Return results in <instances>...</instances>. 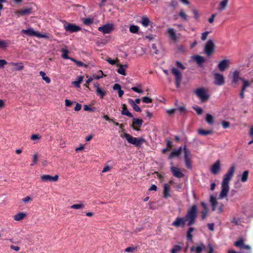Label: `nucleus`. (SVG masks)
<instances>
[{
  "mask_svg": "<svg viewBox=\"0 0 253 253\" xmlns=\"http://www.w3.org/2000/svg\"><path fill=\"white\" fill-rule=\"evenodd\" d=\"M197 215V207L196 205H193L188 210L184 218L177 217L172 223L173 226L178 227H184L187 222V225L190 226L194 224Z\"/></svg>",
  "mask_w": 253,
  "mask_h": 253,
  "instance_id": "nucleus-1",
  "label": "nucleus"
},
{
  "mask_svg": "<svg viewBox=\"0 0 253 253\" xmlns=\"http://www.w3.org/2000/svg\"><path fill=\"white\" fill-rule=\"evenodd\" d=\"M235 170V165L233 164L224 175L221 183V190L219 194L220 199H223L227 197V194L229 191V182L234 175Z\"/></svg>",
  "mask_w": 253,
  "mask_h": 253,
  "instance_id": "nucleus-2",
  "label": "nucleus"
},
{
  "mask_svg": "<svg viewBox=\"0 0 253 253\" xmlns=\"http://www.w3.org/2000/svg\"><path fill=\"white\" fill-rule=\"evenodd\" d=\"M122 137H124L128 143L133 144L137 147H140L142 144L145 142V139L142 137H133L131 135L127 133H124L121 135Z\"/></svg>",
  "mask_w": 253,
  "mask_h": 253,
  "instance_id": "nucleus-3",
  "label": "nucleus"
},
{
  "mask_svg": "<svg viewBox=\"0 0 253 253\" xmlns=\"http://www.w3.org/2000/svg\"><path fill=\"white\" fill-rule=\"evenodd\" d=\"M194 93L200 99L202 102L208 100L210 95L208 94V89L204 87H199L194 90Z\"/></svg>",
  "mask_w": 253,
  "mask_h": 253,
  "instance_id": "nucleus-4",
  "label": "nucleus"
},
{
  "mask_svg": "<svg viewBox=\"0 0 253 253\" xmlns=\"http://www.w3.org/2000/svg\"><path fill=\"white\" fill-rule=\"evenodd\" d=\"M214 48L215 44L213 40L209 39L205 44L204 51L207 55L210 56L213 53Z\"/></svg>",
  "mask_w": 253,
  "mask_h": 253,
  "instance_id": "nucleus-5",
  "label": "nucleus"
},
{
  "mask_svg": "<svg viewBox=\"0 0 253 253\" xmlns=\"http://www.w3.org/2000/svg\"><path fill=\"white\" fill-rule=\"evenodd\" d=\"M171 71L172 74L175 76L176 86L177 88H179L182 78L181 73L175 68H172Z\"/></svg>",
  "mask_w": 253,
  "mask_h": 253,
  "instance_id": "nucleus-6",
  "label": "nucleus"
},
{
  "mask_svg": "<svg viewBox=\"0 0 253 253\" xmlns=\"http://www.w3.org/2000/svg\"><path fill=\"white\" fill-rule=\"evenodd\" d=\"M42 182H56L59 179V176L57 174L52 176L49 174H43L41 176Z\"/></svg>",
  "mask_w": 253,
  "mask_h": 253,
  "instance_id": "nucleus-7",
  "label": "nucleus"
},
{
  "mask_svg": "<svg viewBox=\"0 0 253 253\" xmlns=\"http://www.w3.org/2000/svg\"><path fill=\"white\" fill-rule=\"evenodd\" d=\"M114 25L113 24L108 23L101 27H99L98 29V31L103 34H109L113 30Z\"/></svg>",
  "mask_w": 253,
  "mask_h": 253,
  "instance_id": "nucleus-8",
  "label": "nucleus"
},
{
  "mask_svg": "<svg viewBox=\"0 0 253 253\" xmlns=\"http://www.w3.org/2000/svg\"><path fill=\"white\" fill-rule=\"evenodd\" d=\"M22 32L29 36H35L39 38H47L48 36L46 34H41L34 31L33 29H30L28 30H23Z\"/></svg>",
  "mask_w": 253,
  "mask_h": 253,
  "instance_id": "nucleus-9",
  "label": "nucleus"
},
{
  "mask_svg": "<svg viewBox=\"0 0 253 253\" xmlns=\"http://www.w3.org/2000/svg\"><path fill=\"white\" fill-rule=\"evenodd\" d=\"M214 84L217 85H221L225 83L223 76L219 73L214 74Z\"/></svg>",
  "mask_w": 253,
  "mask_h": 253,
  "instance_id": "nucleus-10",
  "label": "nucleus"
},
{
  "mask_svg": "<svg viewBox=\"0 0 253 253\" xmlns=\"http://www.w3.org/2000/svg\"><path fill=\"white\" fill-rule=\"evenodd\" d=\"M143 123V121L140 119L134 118L133 117L132 124L131 126V127L136 131L140 130V129L138 127H140Z\"/></svg>",
  "mask_w": 253,
  "mask_h": 253,
  "instance_id": "nucleus-11",
  "label": "nucleus"
},
{
  "mask_svg": "<svg viewBox=\"0 0 253 253\" xmlns=\"http://www.w3.org/2000/svg\"><path fill=\"white\" fill-rule=\"evenodd\" d=\"M65 29L66 31H68L70 33L76 32L81 29L80 27L73 24H68L65 26Z\"/></svg>",
  "mask_w": 253,
  "mask_h": 253,
  "instance_id": "nucleus-12",
  "label": "nucleus"
},
{
  "mask_svg": "<svg viewBox=\"0 0 253 253\" xmlns=\"http://www.w3.org/2000/svg\"><path fill=\"white\" fill-rule=\"evenodd\" d=\"M220 169V162L219 160H217L216 162L211 167V172L213 174H216Z\"/></svg>",
  "mask_w": 253,
  "mask_h": 253,
  "instance_id": "nucleus-13",
  "label": "nucleus"
},
{
  "mask_svg": "<svg viewBox=\"0 0 253 253\" xmlns=\"http://www.w3.org/2000/svg\"><path fill=\"white\" fill-rule=\"evenodd\" d=\"M170 169L174 176L178 178L184 176V174L180 171L179 169L174 167H171Z\"/></svg>",
  "mask_w": 253,
  "mask_h": 253,
  "instance_id": "nucleus-14",
  "label": "nucleus"
},
{
  "mask_svg": "<svg viewBox=\"0 0 253 253\" xmlns=\"http://www.w3.org/2000/svg\"><path fill=\"white\" fill-rule=\"evenodd\" d=\"M228 66V60L226 59L222 60L220 61L217 66L218 69L221 72L224 71Z\"/></svg>",
  "mask_w": 253,
  "mask_h": 253,
  "instance_id": "nucleus-15",
  "label": "nucleus"
},
{
  "mask_svg": "<svg viewBox=\"0 0 253 253\" xmlns=\"http://www.w3.org/2000/svg\"><path fill=\"white\" fill-rule=\"evenodd\" d=\"M27 214L26 212H18L13 216V219L15 221H20L26 217Z\"/></svg>",
  "mask_w": 253,
  "mask_h": 253,
  "instance_id": "nucleus-16",
  "label": "nucleus"
},
{
  "mask_svg": "<svg viewBox=\"0 0 253 253\" xmlns=\"http://www.w3.org/2000/svg\"><path fill=\"white\" fill-rule=\"evenodd\" d=\"M242 79L240 76V73L238 71H235L233 73L232 83L237 84L239 80Z\"/></svg>",
  "mask_w": 253,
  "mask_h": 253,
  "instance_id": "nucleus-17",
  "label": "nucleus"
},
{
  "mask_svg": "<svg viewBox=\"0 0 253 253\" xmlns=\"http://www.w3.org/2000/svg\"><path fill=\"white\" fill-rule=\"evenodd\" d=\"M168 33L169 34V38L173 41H176L177 40V36L175 31L172 28H169L168 30Z\"/></svg>",
  "mask_w": 253,
  "mask_h": 253,
  "instance_id": "nucleus-18",
  "label": "nucleus"
},
{
  "mask_svg": "<svg viewBox=\"0 0 253 253\" xmlns=\"http://www.w3.org/2000/svg\"><path fill=\"white\" fill-rule=\"evenodd\" d=\"M182 150V149L181 147H180L177 150L175 149V150H173L171 152V153H170V154L169 156V158L171 159L173 157H178L181 154Z\"/></svg>",
  "mask_w": 253,
  "mask_h": 253,
  "instance_id": "nucleus-19",
  "label": "nucleus"
},
{
  "mask_svg": "<svg viewBox=\"0 0 253 253\" xmlns=\"http://www.w3.org/2000/svg\"><path fill=\"white\" fill-rule=\"evenodd\" d=\"M170 185L168 184H165L164 187V197L166 198L171 196L170 194Z\"/></svg>",
  "mask_w": 253,
  "mask_h": 253,
  "instance_id": "nucleus-20",
  "label": "nucleus"
},
{
  "mask_svg": "<svg viewBox=\"0 0 253 253\" xmlns=\"http://www.w3.org/2000/svg\"><path fill=\"white\" fill-rule=\"evenodd\" d=\"M210 202L211 205V210L212 211L215 210L216 206L217 205V202L216 198H215L213 196H210Z\"/></svg>",
  "mask_w": 253,
  "mask_h": 253,
  "instance_id": "nucleus-21",
  "label": "nucleus"
},
{
  "mask_svg": "<svg viewBox=\"0 0 253 253\" xmlns=\"http://www.w3.org/2000/svg\"><path fill=\"white\" fill-rule=\"evenodd\" d=\"M122 111L121 114L123 115H126L127 117L133 118L132 115L127 110L126 104H124L122 105Z\"/></svg>",
  "mask_w": 253,
  "mask_h": 253,
  "instance_id": "nucleus-22",
  "label": "nucleus"
},
{
  "mask_svg": "<svg viewBox=\"0 0 253 253\" xmlns=\"http://www.w3.org/2000/svg\"><path fill=\"white\" fill-rule=\"evenodd\" d=\"M194 59L199 66L201 65V64L205 63L206 61V60L204 58V57L200 55H196L194 56Z\"/></svg>",
  "mask_w": 253,
  "mask_h": 253,
  "instance_id": "nucleus-23",
  "label": "nucleus"
},
{
  "mask_svg": "<svg viewBox=\"0 0 253 253\" xmlns=\"http://www.w3.org/2000/svg\"><path fill=\"white\" fill-rule=\"evenodd\" d=\"M128 102L132 107L134 110L138 112H141V109H140V108L135 103L134 101L132 99H129L128 100Z\"/></svg>",
  "mask_w": 253,
  "mask_h": 253,
  "instance_id": "nucleus-24",
  "label": "nucleus"
},
{
  "mask_svg": "<svg viewBox=\"0 0 253 253\" xmlns=\"http://www.w3.org/2000/svg\"><path fill=\"white\" fill-rule=\"evenodd\" d=\"M198 133L202 135H204V136H206V135H210V134H211L212 133H213V131L212 130H204L202 128H200L198 129Z\"/></svg>",
  "mask_w": 253,
  "mask_h": 253,
  "instance_id": "nucleus-25",
  "label": "nucleus"
},
{
  "mask_svg": "<svg viewBox=\"0 0 253 253\" xmlns=\"http://www.w3.org/2000/svg\"><path fill=\"white\" fill-rule=\"evenodd\" d=\"M83 76H79L78 77L77 81L73 82L72 84H74L77 88H79L80 87V84L83 81Z\"/></svg>",
  "mask_w": 253,
  "mask_h": 253,
  "instance_id": "nucleus-26",
  "label": "nucleus"
},
{
  "mask_svg": "<svg viewBox=\"0 0 253 253\" xmlns=\"http://www.w3.org/2000/svg\"><path fill=\"white\" fill-rule=\"evenodd\" d=\"M84 208V204L83 202H80L79 204H74L71 206L72 209L79 210Z\"/></svg>",
  "mask_w": 253,
  "mask_h": 253,
  "instance_id": "nucleus-27",
  "label": "nucleus"
},
{
  "mask_svg": "<svg viewBox=\"0 0 253 253\" xmlns=\"http://www.w3.org/2000/svg\"><path fill=\"white\" fill-rule=\"evenodd\" d=\"M205 120L209 125H212L214 122L213 116L210 114H206Z\"/></svg>",
  "mask_w": 253,
  "mask_h": 253,
  "instance_id": "nucleus-28",
  "label": "nucleus"
},
{
  "mask_svg": "<svg viewBox=\"0 0 253 253\" xmlns=\"http://www.w3.org/2000/svg\"><path fill=\"white\" fill-rule=\"evenodd\" d=\"M117 66L119 67V69L117 70V72L123 76H126V71L125 69L123 67V65L121 64H117Z\"/></svg>",
  "mask_w": 253,
  "mask_h": 253,
  "instance_id": "nucleus-29",
  "label": "nucleus"
},
{
  "mask_svg": "<svg viewBox=\"0 0 253 253\" xmlns=\"http://www.w3.org/2000/svg\"><path fill=\"white\" fill-rule=\"evenodd\" d=\"M19 13L21 15L30 14L32 13V8L28 7L21 9Z\"/></svg>",
  "mask_w": 253,
  "mask_h": 253,
  "instance_id": "nucleus-30",
  "label": "nucleus"
},
{
  "mask_svg": "<svg viewBox=\"0 0 253 253\" xmlns=\"http://www.w3.org/2000/svg\"><path fill=\"white\" fill-rule=\"evenodd\" d=\"M241 81L243 82V85L242 87V89H243V90H246V88L247 87L250 86L252 83V82L246 80L244 79H241Z\"/></svg>",
  "mask_w": 253,
  "mask_h": 253,
  "instance_id": "nucleus-31",
  "label": "nucleus"
},
{
  "mask_svg": "<svg viewBox=\"0 0 253 253\" xmlns=\"http://www.w3.org/2000/svg\"><path fill=\"white\" fill-rule=\"evenodd\" d=\"M40 75L42 76V79L44 80L46 83L49 84L50 83V78L46 76V74L43 71L40 72Z\"/></svg>",
  "mask_w": 253,
  "mask_h": 253,
  "instance_id": "nucleus-32",
  "label": "nucleus"
},
{
  "mask_svg": "<svg viewBox=\"0 0 253 253\" xmlns=\"http://www.w3.org/2000/svg\"><path fill=\"white\" fill-rule=\"evenodd\" d=\"M10 64L12 66H16V68L15 70L16 71H21L24 69V66L22 63H11Z\"/></svg>",
  "mask_w": 253,
  "mask_h": 253,
  "instance_id": "nucleus-33",
  "label": "nucleus"
},
{
  "mask_svg": "<svg viewBox=\"0 0 253 253\" xmlns=\"http://www.w3.org/2000/svg\"><path fill=\"white\" fill-rule=\"evenodd\" d=\"M184 159H190L191 153L189 150L187 149L186 146L185 145L183 147Z\"/></svg>",
  "mask_w": 253,
  "mask_h": 253,
  "instance_id": "nucleus-34",
  "label": "nucleus"
},
{
  "mask_svg": "<svg viewBox=\"0 0 253 253\" xmlns=\"http://www.w3.org/2000/svg\"><path fill=\"white\" fill-rule=\"evenodd\" d=\"M194 231V228L193 227H190L187 232V238L188 240L190 241L192 240L193 235H192V233Z\"/></svg>",
  "mask_w": 253,
  "mask_h": 253,
  "instance_id": "nucleus-35",
  "label": "nucleus"
},
{
  "mask_svg": "<svg viewBox=\"0 0 253 253\" xmlns=\"http://www.w3.org/2000/svg\"><path fill=\"white\" fill-rule=\"evenodd\" d=\"M61 52H62V57L64 59H71V57L68 56V54L69 53V51L65 48H63L61 49Z\"/></svg>",
  "mask_w": 253,
  "mask_h": 253,
  "instance_id": "nucleus-36",
  "label": "nucleus"
},
{
  "mask_svg": "<svg viewBox=\"0 0 253 253\" xmlns=\"http://www.w3.org/2000/svg\"><path fill=\"white\" fill-rule=\"evenodd\" d=\"M248 175H249V171L248 170H245L243 172L242 175L241 176V180L243 182H245L247 181L248 178Z\"/></svg>",
  "mask_w": 253,
  "mask_h": 253,
  "instance_id": "nucleus-37",
  "label": "nucleus"
},
{
  "mask_svg": "<svg viewBox=\"0 0 253 253\" xmlns=\"http://www.w3.org/2000/svg\"><path fill=\"white\" fill-rule=\"evenodd\" d=\"M82 21L85 25H90L93 22V19L90 18H83Z\"/></svg>",
  "mask_w": 253,
  "mask_h": 253,
  "instance_id": "nucleus-38",
  "label": "nucleus"
},
{
  "mask_svg": "<svg viewBox=\"0 0 253 253\" xmlns=\"http://www.w3.org/2000/svg\"><path fill=\"white\" fill-rule=\"evenodd\" d=\"M206 246L204 244L198 246L195 249V253H201L202 251L205 250Z\"/></svg>",
  "mask_w": 253,
  "mask_h": 253,
  "instance_id": "nucleus-39",
  "label": "nucleus"
},
{
  "mask_svg": "<svg viewBox=\"0 0 253 253\" xmlns=\"http://www.w3.org/2000/svg\"><path fill=\"white\" fill-rule=\"evenodd\" d=\"M139 30V27L135 25H131L129 27V31L133 34H136Z\"/></svg>",
  "mask_w": 253,
  "mask_h": 253,
  "instance_id": "nucleus-40",
  "label": "nucleus"
},
{
  "mask_svg": "<svg viewBox=\"0 0 253 253\" xmlns=\"http://www.w3.org/2000/svg\"><path fill=\"white\" fill-rule=\"evenodd\" d=\"M96 92L102 98H103L106 94V91L103 90L101 88L99 89H96Z\"/></svg>",
  "mask_w": 253,
  "mask_h": 253,
  "instance_id": "nucleus-41",
  "label": "nucleus"
},
{
  "mask_svg": "<svg viewBox=\"0 0 253 253\" xmlns=\"http://www.w3.org/2000/svg\"><path fill=\"white\" fill-rule=\"evenodd\" d=\"M71 60L74 62L79 66H84L85 68L87 67V65L84 64L83 62L81 61H78L74 58H71Z\"/></svg>",
  "mask_w": 253,
  "mask_h": 253,
  "instance_id": "nucleus-42",
  "label": "nucleus"
},
{
  "mask_svg": "<svg viewBox=\"0 0 253 253\" xmlns=\"http://www.w3.org/2000/svg\"><path fill=\"white\" fill-rule=\"evenodd\" d=\"M182 249V247L179 245H175L171 250V253H177Z\"/></svg>",
  "mask_w": 253,
  "mask_h": 253,
  "instance_id": "nucleus-43",
  "label": "nucleus"
},
{
  "mask_svg": "<svg viewBox=\"0 0 253 253\" xmlns=\"http://www.w3.org/2000/svg\"><path fill=\"white\" fill-rule=\"evenodd\" d=\"M150 22V21L149 19L147 17L143 18L141 22L142 24L145 27H147V26H148Z\"/></svg>",
  "mask_w": 253,
  "mask_h": 253,
  "instance_id": "nucleus-44",
  "label": "nucleus"
},
{
  "mask_svg": "<svg viewBox=\"0 0 253 253\" xmlns=\"http://www.w3.org/2000/svg\"><path fill=\"white\" fill-rule=\"evenodd\" d=\"M7 182V179L5 176L0 175V186L5 184Z\"/></svg>",
  "mask_w": 253,
  "mask_h": 253,
  "instance_id": "nucleus-45",
  "label": "nucleus"
},
{
  "mask_svg": "<svg viewBox=\"0 0 253 253\" xmlns=\"http://www.w3.org/2000/svg\"><path fill=\"white\" fill-rule=\"evenodd\" d=\"M228 0H223L219 4L220 8L221 9H224L227 4Z\"/></svg>",
  "mask_w": 253,
  "mask_h": 253,
  "instance_id": "nucleus-46",
  "label": "nucleus"
},
{
  "mask_svg": "<svg viewBox=\"0 0 253 253\" xmlns=\"http://www.w3.org/2000/svg\"><path fill=\"white\" fill-rule=\"evenodd\" d=\"M41 136L39 134H32L31 136V139L32 140H39L41 139Z\"/></svg>",
  "mask_w": 253,
  "mask_h": 253,
  "instance_id": "nucleus-47",
  "label": "nucleus"
},
{
  "mask_svg": "<svg viewBox=\"0 0 253 253\" xmlns=\"http://www.w3.org/2000/svg\"><path fill=\"white\" fill-rule=\"evenodd\" d=\"M184 160H185V163L186 168L188 169H192V165L191 163L190 159H184Z\"/></svg>",
  "mask_w": 253,
  "mask_h": 253,
  "instance_id": "nucleus-48",
  "label": "nucleus"
},
{
  "mask_svg": "<svg viewBox=\"0 0 253 253\" xmlns=\"http://www.w3.org/2000/svg\"><path fill=\"white\" fill-rule=\"evenodd\" d=\"M234 245L236 247L241 248L244 245V241L243 240H239L234 243Z\"/></svg>",
  "mask_w": 253,
  "mask_h": 253,
  "instance_id": "nucleus-49",
  "label": "nucleus"
},
{
  "mask_svg": "<svg viewBox=\"0 0 253 253\" xmlns=\"http://www.w3.org/2000/svg\"><path fill=\"white\" fill-rule=\"evenodd\" d=\"M8 46V43L6 41L0 40V48H6Z\"/></svg>",
  "mask_w": 253,
  "mask_h": 253,
  "instance_id": "nucleus-50",
  "label": "nucleus"
},
{
  "mask_svg": "<svg viewBox=\"0 0 253 253\" xmlns=\"http://www.w3.org/2000/svg\"><path fill=\"white\" fill-rule=\"evenodd\" d=\"M137 247H129L125 249V252L127 253H133L136 251Z\"/></svg>",
  "mask_w": 253,
  "mask_h": 253,
  "instance_id": "nucleus-51",
  "label": "nucleus"
},
{
  "mask_svg": "<svg viewBox=\"0 0 253 253\" xmlns=\"http://www.w3.org/2000/svg\"><path fill=\"white\" fill-rule=\"evenodd\" d=\"M142 101L145 103H149L152 102V99L149 97L145 96L142 98Z\"/></svg>",
  "mask_w": 253,
  "mask_h": 253,
  "instance_id": "nucleus-52",
  "label": "nucleus"
},
{
  "mask_svg": "<svg viewBox=\"0 0 253 253\" xmlns=\"http://www.w3.org/2000/svg\"><path fill=\"white\" fill-rule=\"evenodd\" d=\"M221 125L224 128H227L230 126V124L228 122L223 121L221 122Z\"/></svg>",
  "mask_w": 253,
  "mask_h": 253,
  "instance_id": "nucleus-53",
  "label": "nucleus"
},
{
  "mask_svg": "<svg viewBox=\"0 0 253 253\" xmlns=\"http://www.w3.org/2000/svg\"><path fill=\"white\" fill-rule=\"evenodd\" d=\"M209 32H205L202 34L201 40L202 41H205L207 39V37L209 34Z\"/></svg>",
  "mask_w": 253,
  "mask_h": 253,
  "instance_id": "nucleus-54",
  "label": "nucleus"
},
{
  "mask_svg": "<svg viewBox=\"0 0 253 253\" xmlns=\"http://www.w3.org/2000/svg\"><path fill=\"white\" fill-rule=\"evenodd\" d=\"M84 109L86 111H89V112L94 111V108H91L87 105H84Z\"/></svg>",
  "mask_w": 253,
  "mask_h": 253,
  "instance_id": "nucleus-55",
  "label": "nucleus"
},
{
  "mask_svg": "<svg viewBox=\"0 0 253 253\" xmlns=\"http://www.w3.org/2000/svg\"><path fill=\"white\" fill-rule=\"evenodd\" d=\"M176 65L177 67L182 69V70H184L185 69V66L182 64L181 62H180V61H176Z\"/></svg>",
  "mask_w": 253,
  "mask_h": 253,
  "instance_id": "nucleus-56",
  "label": "nucleus"
},
{
  "mask_svg": "<svg viewBox=\"0 0 253 253\" xmlns=\"http://www.w3.org/2000/svg\"><path fill=\"white\" fill-rule=\"evenodd\" d=\"M7 62L4 59H0V68H3L4 65H6Z\"/></svg>",
  "mask_w": 253,
  "mask_h": 253,
  "instance_id": "nucleus-57",
  "label": "nucleus"
},
{
  "mask_svg": "<svg viewBox=\"0 0 253 253\" xmlns=\"http://www.w3.org/2000/svg\"><path fill=\"white\" fill-rule=\"evenodd\" d=\"M113 88L115 90H118V92L119 90L122 89L121 86L118 84H115L113 87Z\"/></svg>",
  "mask_w": 253,
  "mask_h": 253,
  "instance_id": "nucleus-58",
  "label": "nucleus"
},
{
  "mask_svg": "<svg viewBox=\"0 0 253 253\" xmlns=\"http://www.w3.org/2000/svg\"><path fill=\"white\" fill-rule=\"evenodd\" d=\"M208 211H207V210H204L202 211V220H204L206 216H207V215L208 214Z\"/></svg>",
  "mask_w": 253,
  "mask_h": 253,
  "instance_id": "nucleus-59",
  "label": "nucleus"
},
{
  "mask_svg": "<svg viewBox=\"0 0 253 253\" xmlns=\"http://www.w3.org/2000/svg\"><path fill=\"white\" fill-rule=\"evenodd\" d=\"M131 89L132 90L134 91L135 92H136L139 93H143V90L141 89H138L136 87H131Z\"/></svg>",
  "mask_w": 253,
  "mask_h": 253,
  "instance_id": "nucleus-60",
  "label": "nucleus"
},
{
  "mask_svg": "<svg viewBox=\"0 0 253 253\" xmlns=\"http://www.w3.org/2000/svg\"><path fill=\"white\" fill-rule=\"evenodd\" d=\"M194 109L198 115H201L203 112V109L201 108H194Z\"/></svg>",
  "mask_w": 253,
  "mask_h": 253,
  "instance_id": "nucleus-61",
  "label": "nucleus"
},
{
  "mask_svg": "<svg viewBox=\"0 0 253 253\" xmlns=\"http://www.w3.org/2000/svg\"><path fill=\"white\" fill-rule=\"evenodd\" d=\"M65 102V105L67 107H70V106H72L73 104V102H72L68 99H66Z\"/></svg>",
  "mask_w": 253,
  "mask_h": 253,
  "instance_id": "nucleus-62",
  "label": "nucleus"
},
{
  "mask_svg": "<svg viewBox=\"0 0 253 253\" xmlns=\"http://www.w3.org/2000/svg\"><path fill=\"white\" fill-rule=\"evenodd\" d=\"M106 61L109 63L111 65H115L116 64V63H117V61H115V60H112L111 58H108Z\"/></svg>",
  "mask_w": 253,
  "mask_h": 253,
  "instance_id": "nucleus-63",
  "label": "nucleus"
},
{
  "mask_svg": "<svg viewBox=\"0 0 253 253\" xmlns=\"http://www.w3.org/2000/svg\"><path fill=\"white\" fill-rule=\"evenodd\" d=\"M81 108L82 105L80 103H77L74 109L75 111H79L81 109Z\"/></svg>",
  "mask_w": 253,
  "mask_h": 253,
  "instance_id": "nucleus-64",
  "label": "nucleus"
}]
</instances>
